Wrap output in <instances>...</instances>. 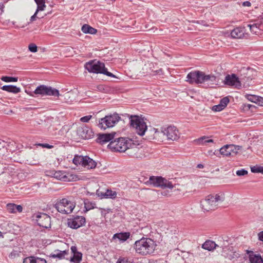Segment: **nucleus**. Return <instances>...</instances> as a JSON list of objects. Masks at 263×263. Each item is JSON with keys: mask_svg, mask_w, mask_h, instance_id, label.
<instances>
[{"mask_svg": "<svg viewBox=\"0 0 263 263\" xmlns=\"http://www.w3.org/2000/svg\"><path fill=\"white\" fill-rule=\"evenodd\" d=\"M80 135L82 138L88 139L91 137V131L89 130L87 128H82L79 130Z\"/></svg>", "mask_w": 263, "mask_h": 263, "instance_id": "nucleus-32", "label": "nucleus"}, {"mask_svg": "<svg viewBox=\"0 0 263 263\" xmlns=\"http://www.w3.org/2000/svg\"><path fill=\"white\" fill-rule=\"evenodd\" d=\"M96 165L97 163L93 159L88 156H85L83 166L88 169H92L95 168Z\"/></svg>", "mask_w": 263, "mask_h": 263, "instance_id": "nucleus-29", "label": "nucleus"}, {"mask_svg": "<svg viewBox=\"0 0 263 263\" xmlns=\"http://www.w3.org/2000/svg\"><path fill=\"white\" fill-rule=\"evenodd\" d=\"M242 6L245 7H250L251 6V3L249 1L243 2L242 3Z\"/></svg>", "mask_w": 263, "mask_h": 263, "instance_id": "nucleus-54", "label": "nucleus"}, {"mask_svg": "<svg viewBox=\"0 0 263 263\" xmlns=\"http://www.w3.org/2000/svg\"><path fill=\"white\" fill-rule=\"evenodd\" d=\"M85 157L82 156H75L73 159V162L76 165L81 164L82 166L84 165Z\"/></svg>", "mask_w": 263, "mask_h": 263, "instance_id": "nucleus-35", "label": "nucleus"}, {"mask_svg": "<svg viewBox=\"0 0 263 263\" xmlns=\"http://www.w3.org/2000/svg\"><path fill=\"white\" fill-rule=\"evenodd\" d=\"M224 84L230 86H233L237 89L241 87L240 79L235 74H227L224 80Z\"/></svg>", "mask_w": 263, "mask_h": 263, "instance_id": "nucleus-14", "label": "nucleus"}, {"mask_svg": "<svg viewBox=\"0 0 263 263\" xmlns=\"http://www.w3.org/2000/svg\"><path fill=\"white\" fill-rule=\"evenodd\" d=\"M129 119L130 126L135 129L139 135L143 136L147 128L144 118L137 115H131Z\"/></svg>", "mask_w": 263, "mask_h": 263, "instance_id": "nucleus-6", "label": "nucleus"}, {"mask_svg": "<svg viewBox=\"0 0 263 263\" xmlns=\"http://www.w3.org/2000/svg\"><path fill=\"white\" fill-rule=\"evenodd\" d=\"M129 232H121L116 233L114 235L112 239H118L121 242L125 241L130 236Z\"/></svg>", "mask_w": 263, "mask_h": 263, "instance_id": "nucleus-26", "label": "nucleus"}, {"mask_svg": "<svg viewBox=\"0 0 263 263\" xmlns=\"http://www.w3.org/2000/svg\"><path fill=\"white\" fill-rule=\"evenodd\" d=\"M229 102L230 100L228 97H225L220 100L219 104L224 108Z\"/></svg>", "mask_w": 263, "mask_h": 263, "instance_id": "nucleus-39", "label": "nucleus"}, {"mask_svg": "<svg viewBox=\"0 0 263 263\" xmlns=\"http://www.w3.org/2000/svg\"><path fill=\"white\" fill-rule=\"evenodd\" d=\"M150 134H153V136H148L149 139H155L159 142H163L166 140L165 127H162L160 130L156 128H153L149 131Z\"/></svg>", "mask_w": 263, "mask_h": 263, "instance_id": "nucleus-16", "label": "nucleus"}, {"mask_svg": "<svg viewBox=\"0 0 263 263\" xmlns=\"http://www.w3.org/2000/svg\"><path fill=\"white\" fill-rule=\"evenodd\" d=\"M147 182L156 187H167L171 189L174 187L171 182L162 177L151 176Z\"/></svg>", "mask_w": 263, "mask_h": 263, "instance_id": "nucleus-9", "label": "nucleus"}, {"mask_svg": "<svg viewBox=\"0 0 263 263\" xmlns=\"http://www.w3.org/2000/svg\"><path fill=\"white\" fill-rule=\"evenodd\" d=\"M82 31L84 33H89L91 34H95L97 33V30L96 29L91 27L87 24H84L82 26L81 28Z\"/></svg>", "mask_w": 263, "mask_h": 263, "instance_id": "nucleus-31", "label": "nucleus"}, {"mask_svg": "<svg viewBox=\"0 0 263 263\" xmlns=\"http://www.w3.org/2000/svg\"><path fill=\"white\" fill-rule=\"evenodd\" d=\"M85 68L90 73H101L111 77H115L112 73L108 72L104 63L99 61L90 60L85 63Z\"/></svg>", "mask_w": 263, "mask_h": 263, "instance_id": "nucleus-4", "label": "nucleus"}, {"mask_svg": "<svg viewBox=\"0 0 263 263\" xmlns=\"http://www.w3.org/2000/svg\"><path fill=\"white\" fill-rule=\"evenodd\" d=\"M245 71L246 72H244L243 75H241L242 77L240 78L241 85L243 83L245 86H249L252 85V81L255 79L257 72L251 68H247Z\"/></svg>", "mask_w": 263, "mask_h": 263, "instance_id": "nucleus-11", "label": "nucleus"}, {"mask_svg": "<svg viewBox=\"0 0 263 263\" xmlns=\"http://www.w3.org/2000/svg\"><path fill=\"white\" fill-rule=\"evenodd\" d=\"M7 210L10 213H15L17 212L21 213L23 211V207L21 205L14 203H8L6 205Z\"/></svg>", "mask_w": 263, "mask_h": 263, "instance_id": "nucleus-25", "label": "nucleus"}, {"mask_svg": "<svg viewBox=\"0 0 263 263\" xmlns=\"http://www.w3.org/2000/svg\"><path fill=\"white\" fill-rule=\"evenodd\" d=\"M37 14V13H36V12H35V13L31 17L30 20L31 22L35 20L36 18H37V16H36ZM42 17H43V16H41L40 17H37V18H42Z\"/></svg>", "mask_w": 263, "mask_h": 263, "instance_id": "nucleus-51", "label": "nucleus"}, {"mask_svg": "<svg viewBox=\"0 0 263 263\" xmlns=\"http://www.w3.org/2000/svg\"><path fill=\"white\" fill-rule=\"evenodd\" d=\"M71 252L73 253V254L78 252L77 251V248L76 246H72L71 247Z\"/></svg>", "mask_w": 263, "mask_h": 263, "instance_id": "nucleus-53", "label": "nucleus"}, {"mask_svg": "<svg viewBox=\"0 0 263 263\" xmlns=\"http://www.w3.org/2000/svg\"><path fill=\"white\" fill-rule=\"evenodd\" d=\"M236 174L238 176H244L248 174V171L245 170V169H241L237 171Z\"/></svg>", "mask_w": 263, "mask_h": 263, "instance_id": "nucleus-43", "label": "nucleus"}, {"mask_svg": "<svg viewBox=\"0 0 263 263\" xmlns=\"http://www.w3.org/2000/svg\"><path fill=\"white\" fill-rule=\"evenodd\" d=\"M156 246L155 242L151 238L143 237L135 243L136 253L146 255L153 253Z\"/></svg>", "mask_w": 263, "mask_h": 263, "instance_id": "nucleus-3", "label": "nucleus"}, {"mask_svg": "<svg viewBox=\"0 0 263 263\" xmlns=\"http://www.w3.org/2000/svg\"><path fill=\"white\" fill-rule=\"evenodd\" d=\"M224 200L222 195L216 194L207 196L205 199L201 200L200 204L202 210L204 211H209L216 209L219 203Z\"/></svg>", "mask_w": 263, "mask_h": 263, "instance_id": "nucleus-5", "label": "nucleus"}, {"mask_svg": "<svg viewBox=\"0 0 263 263\" xmlns=\"http://www.w3.org/2000/svg\"><path fill=\"white\" fill-rule=\"evenodd\" d=\"M85 208L86 209V211H89L91 209L94 208V206L92 205L91 203H90L89 202H85Z\"/></svg>", "mask_w": 263, "mask_h": 263, "instance_id": "nucleus-46", "label": "nucleus"}, {"mask_svg": "<svg viewBox=\"0 0 263 263\" xmlns=\"http://www.w3.org/2000/svg\"><path fill=\"white\" fill-rule=\"evenodd\" d=\"M1 80L5 82H17L18 78L17 77L3 76L1 78Z\"/></svg>", "mask_w": 263, "mask_h": 263, "instance_id": "nucleus-38", "label": "nucleus"}, {"mask_svg": "<svg viewBox=\"0 0 263 263\" xmlns=\"http://www.w3.org/2000/svg\"><path fill=\"white\" fill-rule=\"evenodd\" d=\"M68 253V250L60 251L59 250H55L54 253H51L50 255L52 258H58L59 259L64 258L65 256Z\"/></svg>", "mask_w": 263, "mask_h": 263, "instance_id": "nucleus-28", "label": "nucleus"}, {"mask_svg": "<svg viewBox=\"0 0 263 263\" xmlns=\"http://www.w3.org/2000/svg\"><path fill=\"white\" fill-rule=\"evenodd\" d=\"M120 120L121 117L115 112L99 119L98 126L101 129L105 130L114 127Z\"/></svg>", "mask_w": 263, "mask_h": 263, "instance_id": "nucleus-7", "label": "nucleus"}, {"mask_svg": "<svg viewBox=\"0 0 263 263\" xmlns=\"http://www.w3.org/2000/svg\"><path fill=\"white\" fill-rule=\"evenodd\" d=\"M86 220L84 217L76 216L72 218L68 219L67 225L72 229H77L84 226Z\"/></svg>", "mask_w": 263, "mask_h": 263, "instance_id": "nucleus-15", "label": "nucleus"}, {"mask_svg": "<svg viewBox=\"0 0 263 263\" xmlns=\"http://www.w3.org/2000/svg\"><path fill=\"white\" fill-rule=\"evenodd\" d=\"M56 171H48L47 172L46 175L49 176H51L52 177L54 178V173H55Z\"/></svg>", "mask_w": 263, "mask_h": 263, "instance_id": "nucleus-50", "label": "nucleus"}, {"mask_svg": "<svg viewBox=\"0 0 263 263\" xmlns=\"http://www.w3.org/2000/svg\"><path fill=\"white\" fill-rule=\"evenodd\" d=\"M116 263H133L131 260L126 258H119Z\"/></svg>", "mask_w": 263, "mask_h": 263, "instance_id": "nucleus-42", "label": "nucleus"}, {"mask_svg": "<svg viewBox=\"0 0 263 263\" xmlns=\"http://www.w3.org/2000/svg\"><path fill=\"white\" fill-rule=\"evenodd\" d=\"M20 251L17 250H13L9 255L10 258H14L19 255Z\"/></svg>", "mask_w": 263, "mask_h": 263, "instance_id": "nucleus-41", "label": "nucleus"}, {"mask_svg": "<svg viewBox=\"0 0 263 263\" xmlns=\"http://www.w3.org/2000/svg\"><path fill=\"white\" fill-rule=\"evenodd\" d=\"M92 118V116L88 115L84 117H83L80 118V121L82 122L87 123Z\"/></svg>", "mask_w": 263, "mask_h": 263, "instance_id": "nucleus-45", "label": "nucleus"}, {"mask_svg": "<svg viewBox=\"0 0 263 263\" xmlns=\"http://www.w3.org/2000/svg\"><path fill=\"white\" fill-rule=\"evenodd\" d=\"M37 5H39L41 4L45 3V0H34Z\"/></svg>", "mask_w": 263, "mask_h": 263, "instance_id": "nucleus-55", "label": "nucleus"}, {"mask_svg": "<svg viewBox=\"0 0 263 263\" xmlns=\"http://www.w3.org/2000/svg\"><path fill=\"white\" fill-rule=\"evenodd\" d=\"M29 50L32 52H36L37 51V47L34 44L31 43L29 45Z\"/></svg>", "mask_w": 263, "mask_h": 263, "instance_id": "nucleus-40", "label": "nucleus"}, {"mask_svg": "<svg viewBox=\"0 0 263 263\" xmlns=\"http://www.w3.org/2000/svg\"><path fill=\"white\" fill-rule=\"evenodd\" d=\"M33 93L35 95H40L41 96H53L55 97L59 96L58 90L44 85L37 86L33 91Z\"/></svg>", "mask_w": 263, "mask_h": 263, "instance_id": "nucleus-10", "label": "nucleus"}, {"mask_svg": "<svg viewBox=\"0 0 263 263\" xmlns=\"http://www.w3.org/2000/svg\"><path fill=\"white\" fill-rule=\"evenodd\" d=\"M218 246L213 241L208 240L202 245V248L209 251H213Z\"/></svg>", "mask_w": 263, "mask_h": 263, "instance_id": "nucleus-27", "label": "nucleus"}, {"mask_svg": "<svg viewBox=\"0 0 263 263\" xmlns=\"http://www.w3.org/2000/svg\"><path fill=\"white\" fill-rule=\"evenodd\" d=\"M250 263H263V259L259 254H255L253 251H249Z\"/></svg>", "mask_w": 263, "mask_h": 263, "instance_id": "nucleus-24", "label": "nucleus"}, {"mask_svg": "<svg viewBox=\"0 0 263 263\" xmlns=\"http://www.w3.org/2000/svg\"><path fill=\"white\" fill-rule=\"evenodd\" d=\"M38 146H42V147L47 148H51L53 147L52 145H49L47 143H39L36 144Z\"/></svg>", "mask_w": 263, "mask_h": 263, "instance_id": "nucleus-48", "label": "nucleus"}, {"mask_svg": "<svg viewBox=\"0 0 263 263\" xmlns=\"http://www.w3.org/2000/svg\"><path fill=\"white\" fill-rule=\"evenodd\" d=\"M258 239L261 241H263V231L259 232L258 234Z\"/></svg>", "mask_w": 263, "mask_h": 263, "instance_id": "nucleus-52", "label": "nucleus"}, {"mask_svg": "<svg viewBox=\"0 0 263 263\" xmlns=\"http://www.w3.org/2000/svg\"><path fill=\"white\" fill-rule=\"evenodd\" d=\"M117 133L111 132L110 133L99 134L96 140L97 142L102 145L105 144L108 142L113 141L115 138Z\"/></svg>", "mask_w": 263, "mask_h": 263, "instance_id": "nucleus-18", "label": "nucleus"}, {"mask_svg": "<svg viewBox=\"0 0 263 263\" xmlns=\"http://www.w3.org/2000/svg\"><path fill=\"white\" fill-rule=\"evenodd\" d=\"M23 263H47V261L44 258L31 256L25 258L23 260Z\"/></svg>", "mask_w": 263, "mask_h": 263, "instance_id": "nucleus-23", "label": "nucleus"}, {"mask_svg": "<svg viewBox=\"0 0 263 263\" xmlns=\"http://www.w3.org/2000/svg\"><path fill=\"white\" fill-rule=\"evenodd\" d=\"M104 86L103 85H99L97 86V89L100 91H102L104 90Z\"/></svg>", "mask_w": 263, "mask_h": 263, "instance_id": "nucleus-56", "label": "nucleus"}, {"mask_svg": "<svg viewBox=\"0 0 263 263\" xmlns=\"http://www.w3.org/2000/svg\"><path fill=\"white\" fill-rule=\"evenodd\" d=\"M245 106L247 107L248 109H250L253 106L252 105H251V104H247V105H245Z\"/></svg>", "mask_w": 263, "mask_h": 263, "instance_id": "nucleus-57", "label": "nucleus"}, {"mask_svg": "<svg viewBox=\"0 0 263 263\" xmlns=\"http://www.w3.org/2000/svg\"><path fill=\"white\" fill-rule=\"evenodd\" d=\"M197 167L199 168H202L203 167V165L201 164H199L197 165Z\"/></svg>", "mask_w": 263, "mask_h": 263, "instance_id": "nucleus-59", "label": "nucleus"}, {"mask_svg": "<svg viewBox=\"0 0 263 263\" xmlns=\"http://www.w3.org/2000/svg\"><path fill=\"white\" fill-rule=\"evenodd\" d=\"M45 7H46V5H45V3L41 4H40L39 5H37V8L36 10V13H37L39 11L44 10Z\"/></svg>", "mask_w": 263, "mask_h": 263, "instance_id": "nucleus-47", "label": "nucleus"}, {"mask_svg": "<svg viewBox=\"0 0 263 263\" xmlns=\"http://www.w3.org/2000/svg\"><path fill=\"white\" fill-rule=\"evenodd\" d=\"M251 171L254 173H260L263 174V166L255 165L251 167Z\"/></svg>", "mask_w": 263, "mask_h": 263, "instance_id": "nucleus-37", "label": "nucleus"}, {"mask_svg": "<svg viewBox=\"0 0 263 263\" xmlns=\"http://www.w3.org/2000/svg\"><path fill=\"white\" fill-rule=\"evenodd\" d=\"M75 206V203L67 198L60 200L54 205V207L59 212L66 214L71 213Z\"/></svg>", "mask_w": 263, "mask_h": 263, "instance_id": "nucleus-8", "label": "nucleus"}, {"mask_svg": "<svg viewBox=\"0 0 263 263\" xmlns=\"http://www.w3.org/2000/svg\"><path fill=\"white\" fill-rule=\"evenodd\" d=\"M223 109L224 108L222 107L220 104L216 105H214L212 107V110L215 111H220L223 110Z\"/></svg>", "mask_w": 263, "mask_h": 263, "instance_id": "nucleus-44", "label": "nucleus"}, {"mask_svg": "<svg viewBox=\"0 0 263 263\" xmlns=\"http://www.w3.org/2000/svg\"><path fill=\"white\" fill-rule=\"evenodd\" d=\"M34 218L39 226L46 229L50 228L51 219L48 215L44 213H39L34 216Z\"/></svg>", "mask_w": 263, "mask_h": 263, "instance_id": "nucleus-13", "label": "nucleus"}, {"mask_svg": "<svg viewBox=\"0 0 263 263\" xmlns=\"http://www.w3.org/2000/svg\"><path fill=\"white\" fill-rule=\"evenodd\" d=\"M112 1H115V0H111Z\"/></svg>", "mask_w": 263, "mask_h": 263, "instance_id": "nucleus-62", "label": "nucleus"}, {"mask_svg": "<svg viewBox=\"0 0 263 263\" xmlns=\"http://www.w3.org/2000/svg\"><path fill=\"white\" fill-rule=\"evenodd\" d=\"M1 88L4 91L15 94L21 91V88L20 87H17L16 86L11 85H4Z\"/></svg>", "mask_w": 263, "mask_h": 263, "instance_id": "nucleus-30", "label": "nucleus"}, {"mask_svg": "<svg viewBox=\"0 0 263 263\" xmlns=\"http://www.w3.org/2000/svg\"><path fill=\"white\" fill-rule=\"evenodd\" d=\"M97 194L101 198H110L115 199L117 198V193L115 191L107 189L105 192H103L100 190L97 191Z\"/></svg>", "mask_w": 263, "mask_h": 263, "instance_id": "nucleus-21", "label": "nucleus"}, {"mask_svg": "<svg viewBox=\"0 0 263 263\" xmlns=\"http://www.w3.org/2000/svg\"><path fill=\"white\" fill-rule=\"evenodd\" d=\"M186 81L191 84L208 83L211 85L216 84L217 78L213 74L206 75L204 72L199 70L189 72L186 76Z\"/></svg>", "mask_w": 263, "mask_h": 263, "instance_id": "nucleus-1", "label": "nucleus"}, {"mask_svg": "<svg viewBox=\"0 0 263 263\" xmlns=\"http://www.w3.org/2000/svg\"><path fill=\"white\" fill-rule=\"evenodd\" d=\"M245 32L246 30L245 27H238L235 28L231 31L230 35L232 39H242L245 35Z\"/></svg>", "mask_w": 263, "mask_h": 263, "instance_id": "nucleus-20", "label": "nucleus"}, {"mask_svg": "<svg viewBox=\"0 0 263 263\" xmlns=\"http://www.w3.org/2000/svg\"><path fill=\"white\" fill-rule=\"evenodd\" d=\"M161 194L162 195H166V193L165 192H164V193H161Z\"/></svg>", "mask_w": 263, "mask_h": 263, "instance_id": "nucleus-60", "label": "nucleus"}, {"mask_svg": "<svg viewBox=\"0 0 263 263\" xmlns=\"http://www.w3.org/2000/svg\"><path fill=\"white\" fill-rule=\"evenodd\" d=\"M218 154H219L218 152H216V151L213 152L212 150H210L207 153V156H212L213 155L218 156Z\"/></svg>", "mask_w": 263, "mask_h": 263, "instance_id": "nucleus-49", "label": "nucleus"}, {"mask_svg": "<svg viewBox=\"0 0 263 263\" xmlns=\"http://www.w3.org/2000/svg\"><path fill=\"white\" fill-rule=\"evenodd\" d=\"M132 144V140L123 137H117L116 136L115 138L113 141L109 142L108 145V148L110 149L112 151L124 152L126 150H128L127 154L131 156H133L132 153L129 151L135 152L137 151V147L130 148Z\"/></svg>", "mask_w": 263, "mask_h": 263, "instance_id": "nucleus-2", "label": "nucleus"}, {"mask_svg": "<svg viewBox=\"0 0 263 263\" xmlns=\"http://www.w3.org/2000/svg\"><path fill=\"white\" fill-rule=\"evenodd\" d=\"M0 237H3L2 233L0 231Z\"/></svg>", "mask_w": 263, "mask_h": 263, "instance_id": "nucleus-61", "label": "nucleus"}, {"mask_svg": "<svg viewBox=\"0 0 263 263\" xmlns=\"http://www.w3.org/2000/svg\"><path fill=\"white\" fill-rule=\"evenodd\" d=\"M241 148V146L234 144H227L222 147L219 149V154L223 156H234L237 154L238 151Z\"/></svg>", "mask_w": 263, "mask_h": 263, "instance_id": "nucleus-12", "label": "nucleus"}, {"mask_svg": "<svg viewBox=\"0 0 263 263\" xmlns=\"http://www.w3.org/2000/svg\"><path fill=\"white\" fill-rule=\"evenodd\" d=\"M166 140L175 141L178 140L180 137V133L176 127L169 126L165 127Z\"/></svg>", "mask_w": 263, "mask_h": 263, "instance_id": "nucleus-17", "label": "nucleus"}, {"mask_svg": "<svg viewBox=\"0 0 263 263\" xmlns=\"http://www.w3.org/2000/svg\"><path fill=\"white\" fill-rule=\"evenodd\" d=\"M54 175V178L63 181H70L71 180V175L64 171H56Z\"/></svg>", "mask_w": 263, "mask_h": 263, "instance_id": "nucleus-22", "label": "nucleus"}, {"mask_svg": "<svg viewBox=\"0 0 263 263\" xmlns=\"http://www.w3.org/2000/svg\"><path fill=\"white\" fill-rule=\"evenodd\" d=\"M248 27L253 33L258 35H263V20L257 21L253 24H248Z\"/></svg>", "mask_w": 263, "mask_h": 263, "instance_id": "nucleus-19", "label": "nucleus"}, {"mask_svg": "<svg viewBox=\"0 0 263 263\" xmlns=\"http://www.w3.org/2000/svg\"><path fill=\"white\" fill-rule=\"evenodd\" d=\"M82 253L79 252L73 254V256L71 258L70 261L74 263H80L82 260Z\"/></svg>", "mask_w": 263, "mask_h": 263, "instance_id": "nucleus-36", "label": "nucleus"}, {"mask_svg": "<svg viewBox=\"0 0 263 263\" xmlns=\"http://www.w3.org/2000/svg\"><path fill=\"white\" fill-rule=\"evenodd\" d=\"M194 142L197 144L206 145L208 143H213L212 139H208V137L203 136L200 138L194 140Z\"/></svg>", "mask_w": 263, "mask_h": 263, "instance_id": "nucleus-33", "label": "nucleus"}, {"mask_svg": "<svg viewBox=\"0 0 263 263\" xmlns=\"http://www.w3.org/2000/svg\"><path fill=\"white\" fill-rule=\"evenodd\" d=\"M3 5H0V14H1V13H2V12H3Z\"/></svg>", "mask_w": 263, "mask_h": 263, "instance_id": "nucleus-58", "label": "nucleus"}, {"mask_svg": "<svg viewBox=\"0 0 263 263\" xmlns=\"http://www.w3.org/2000/svg\"><path fill=\"white\" fill-rule=\"evenodd\" d=\"M248 99L256 103H258L259 105H262L263 104V98L259 97L254 95H250L248 97Z\"/></svg>", "mask_w": 263, "mask_h": 263, "instance_id": "nucleus-34", "label": "nucleus"}]
</instances>
